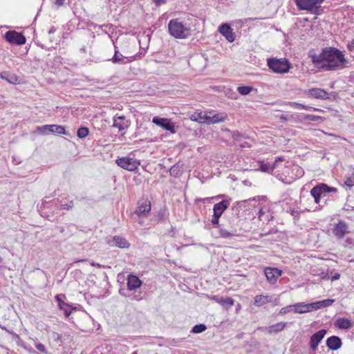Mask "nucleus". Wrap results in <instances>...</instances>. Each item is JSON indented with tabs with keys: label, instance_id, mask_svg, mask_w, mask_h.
Instances as JSON below:
<instances>
[{
	"label": "nucleus",
	"instance_id": "obj_2",
	"mask_svg": "<svg viewBox=\"0 0 354 354\" xmlns=\"http://www.w3.org/2000/svg\"><path fill=\"white\" fill-rule=\"evenodd\" d=\"M169 34L176 39H186L191 36L192 29L190 24L180 19H172L168 24Z\"/></svg>",
	"mask_w": 354,
	"mask_h": 354
},
{
	"label": "nucleus",
	"instance_id": "obj_35",
	"mask_svg": "<svg viewBox=\"0 0 354 354\" xmlns=\"http://www.w3.org/2000/svg\"><path fill=\"white\" fill-rule=\"evenodd\" d=\"M206 328H207V327L205 324H197V325H195L192 328V332L194 333H200L205 331L206 330Z\"/></svg>",
	"mask_w": 354,
	"mask_h": 354
},
{
	"label": "nucleus",
	"instance_id": "obj_52",
	"mask_svg": "<svg viewBox=\"0 0 354 354\" xmlns=\"http://www.w3.org/2000/svg\"><path fill=\"white\" fill-rule=\"evenodd\" d=\"M230 235V234L229 232L223 230V234H222L223 238V237H225V238L229 237Z\"/></svg>",
	"mask_w": 354,
	"mask_h": 354
},
{
	"label": "nucleus",
	"instance_id": "obj_42",
	"mask_svg": "<svg viewBox=\"0 0 354 354\" xmlns=\"http://www.w3.org/2000/svg\"><path fill=\"white\" fill-rule=\"evenodd\" d=\"M56 299H57V302H58V305H59V308H62H62H64V306H66V304L63 301H62V300L59 299V296H58V295H57V296H56Z\"/></svg>",
	"mask_w": 354,
	"mask_h": 354
},
{
	"label": "nucleus",
	"instance_id": "obj_4",
	"mask_svg": "<svg viewBox=\"0 0 354 354\" xmlns=\"http://www.w3.org/2000/svg\"><path fill=\"white\" fill-rule=\"evenodd\" d=\"M268 66L270 69L277 73H286L290 68V64L286 59H268Z\"/></svg>",
	"mask_w": 354,
	"mask_h": 354
},
{
	"label": "nucleus",
	"instance_id": "obj_51",
	"mask_svg": "<svg viewBox=\"0 0 354 354\" xmlns=\"http://www.w3.org/2000/svg\"><path fill=\"white\" fill-rule=\"evenodd\" d=\"M91 265L92 266H95V267H97V268H102V267H103V266H102V265H101V264H100V263H95V262H91Z\"/></svg>",
	"mask_w": 354,
	"mask_h": 354
},
{
	"label": "nucleus",
	"instance_id": "obj_1",
	"mask_svg": "<svg viewBox=\"0 0 354 354\" xmlns=\"http://www.w3.org/2000/svg\"><path fill=\"white\" fill-rule=\"evenodd\" d=\"M313 64L323 71H334L344 68L348 60L343 53L334 47L323 48L319 55H310Z\"/></svg>",
	"mask_w": 354,
	"mask_h": 354
},
{
	"label": "nucleus",
	"instance_id": "obj_58",
	"mask_svg": "<svg viewBox=\"0 0 354 354\" xmlns=\"http://www.w3.org/2000/svg\"><path fill=\"white\" fill-rule=\"evenodd\" d=\"M217 30L218 32L221 33V30H222L221 24L218 26Z\"/></svg>",
	"mask_w": 354,
	"mask_h": 354
},
{
	"label": "nucleus",
	"instance_id": "obj_9",
	"mask_svg": "<svg viewBox=\"0 0 354 354\" xmlns=\"http://www.w3.org/2000/svg\"><path fill=\"white\" fill-rule=\"evenodd\" d=\"M283 160L284 159L283 157L279 156L273 162L268 160L259 161V169L263 172L270 173L274 169L278 168L279 165L281 164Z\"/></svg>",
	"mask_w": 354,
	"mask_h": 354
},
{
	"label": "nucleus",
	"instance_id": "obj_19",
	"mask_svg": "<svg viewBox=\"0 0 354 354\" xmlns=\"http://www.w3.org/2000/svg\"><path fill=\"white\" fill-rule=\"evenodd\" d=\"M142 285V281L140 279L133 274H130L127 279V288L129 290H133L138 288Z\"/></svg>",
	"mask_w": 354,
	"mask_h": 354
},
{
	"label": "nucleus",
	"instance_id": "obj_8",
	"mask_svg": "<svg viewBox=\"0 0 354 354\" xmlns=\"http://www.w3.org/2000/svg\"><path fill=\"white\" fill-rule=\"evenodd\" d=\"M37 131L42 134H49L50 133L55 134H66L65 129L62 125L45 124L37 127Z\"/></svg>",
	"mask_w": 354,
	"mask_h": 354
},
{
	"label": "nucleus",
	"instance_id": "obj_3",
	"mask_svg": "<svg viewBox=\"0 0 354 354\" xmlns=\"http://www.w3.org/2000/svg\"><path fill=\"white\" fill-rule=\"evenodd\" d=\"M336 192L335 187H329L326 184L320 183L310 190V194L314 198L315 202L319 204L322 198L325 197L329 192Z\"/></svg>",
	"mask_w": 354,
	"mask_h": 354
},
{
	"label": "nucleus",
	"instance_id": "obj_30",
	"mask_svg": "<svg viewBox=\"0 0 354 354\" xmlns=\"http://www.w3.org/2000/svg\"><path fill=\"white\" fill-rule=\"evenodd\" d=\"M351 326L350 320L346 318H339L335 322V326L340 329H348Z\"/></svg>",
	"mask_w": 354,
	"mask_h": 354
},
{
	"label": "nucleus",
	"instance_id": "obj_16",
	"mask_svg": "<svg viewBox=\"0 0 354 354\" xmlns=\"http://www.w3.org/2000/svg\"><path fill=\"white\" fill-rule=\"evenodd\" d=\"M293 310L296 313H306L315 310L313 302L310 304H306L304 302H299L292 305Z\"/></svg>",
	"mask_w": 354,
	"mask_h": 354
},
{
	"label": "nucleus",
	"instance_id": "obj_22",
	"mask_svg": "<svg viewBox=\"0 0 354 354\" xmlns=\"http://www.w3.org/2000/svg\"><path fill=\"white\" fill-rule=\"evenodd\" d=\"M233 138L234 140L236 141H241L243 136L240 134L238 131H233L232 132L229 129H223V139H228V138Z\"/></svg>",
	"mask_w": 354,
	"mask_h": 354
},
{
	"label": "nucleus",
	"instance_id": "obj_28",
	"mask_svg": "<svg viewBox=\"0 0 354 354\" xmlns=\"http://www.w3.org/2000/svg\"><path fill=\"white\" fill-rule=\"evenodd\" d=\"M113 127L118 128L119 131H122L127 127V124L124 121V116H117L113 118Z\"/></svg>",
	"mask_w": 354,
	"mask_h": 354
},
{
	"label": "nucleus",
	"instance_id": "obj_53",
	"mask_svg": "<svg viewBox=\"0 0 354 354\" xmlns=\"http://www.w3.org/2000/svg\"><path fill=\"white\" fill-rule=\"evenodd\" d=\"M279 119L281 120L286 121V120H288V117H287V115L282 114L279 116Z\"/></svg>",
	"mask_w": 354,
	"mask_h": 354
},
{
	"label": "nucleus",
	"instance_id": "obj_57",
	"mask_svg": "<svg viewBox=\"0 0 354 354\" xmlns=\"http://www.w3.org/2000/svg\"><path fill=\"white\" fill-rule=\"evenodd\" d=\"M291 214L292 216H297L299 214V212L297 211L292 210Z\"/></svg>",
	"mask_w": 354,
	"mask_h": 354
},
{
	"label": "nucleus",
	"instance_id": "obj_6",
	"mask_svg": "<svg viewBox=\"0 0 354 354\" xmlns=\"http://www.w3.org/2000/svg\"><path fill=\"white\" fill-rule=\"evenodd\" d=\"M115 162L119 167L128 171H134L140 165V160L135 158V156H122Z\"/></svg>",
	"mask_w": 354,
	"mask_h": 354
},
{
	"label": "nucleus",
	"instance_id": "obj_50",
	"mask_svg": "<svg viewBox=\"0 0 354 354\" xmlns=\"http://www.w3.org/2000/svg\"><path fill=\"white\" fill-rule=\"evenodd\" d=\"M65 0H55V4L58 6H61L64 4Z\"/></svg>",
	"mask_w": 354,
	"mask_h": 354
},
{
	"label": "nucleus",
	"instance_id": "obj_41",
	"mask_svg": "<svg viewBox=\"0 0 354 354\" xmlns=\"http://www.w3.org/2000/svg\"><path fill=\"white\" fill-rule=\"evenodd\" d=\"M220 196H214V197H212V198H200V199H198V201H203V202H210L211 201H214V200H216L218 198H219Z\"/></svg>",
	"mask_w": 354,
	"mask_h": 354
},
{
	"label": "nucleus",
	"instance_id": "obj_44",
	"mask_svg": "<svg viewBox=\"0 0 354 354\" xmlns=\"http://www.w3.org/2000/svg\"><path fill=\"white\" fill-rule=\"evenodd\" d=\"M347 48L348 49L349 51L352 52V51H354V39H353L352 41H351L348 44H347Z\"/></svg>",
	"mask_w": 354,
	"mask_h": 354
},
{
	"label": "nucleus",
	"instance_id": "obj_25",
	"mask_svg": "<svg viewBox=\"0 0 354 354\" xmlns=\"http://www.w3.org/2000/svg\"><path fill=\"white\" fill-rule=\"evenodd\" d=\"M335 300L332 299H327L322 301L313 302L314 310H317L325 307L331 306L334 303Z\"/></svg>",
	"mask_w": 354,
	"mask_h": 354
},
{
	"label": "nucleus",
	"instance_id": "obj_49",
	"mask_svg": "<svg viewBox=\"0 0 354 354\" xmlns=\"http://www.w3.org/2000/svg\"><path fill=\"white\" fill-rule=\"evenodd\" d=\"M53 336L55 340H57V341L59 340L61 338L60 335L57 333H53Z\"/></svg>",
	"mask_w": 354,
	"mask_h": 354
},
{
	"label": "nucleus",
	"instance_id": "obj_59",
	"mask_svg": "<svg viewBox=\"0 0 354 354\" xmlns=\"http://www.w3.org/2000/svg\"><path fill=\"white\" fill-rule=\"evenodd\" d=\"M348 207L345 208L346 210L348 211L350 209H353V207H351L350 205L347 206Z\"/></svg>",
	"mask_w": 354,
	"mask_h": 354
},
{
	"label": "nucleus",
	"instance_id": "obj_48",
	"mask_svg": "<svg viewBox=\"0 0 354 354\" xmlns=\"http://www.w3.org/2000/svg\"><path fill=\"white\" fill-rule=\"evenodd\" d=\"M340 277V274L339 273H335L333 276L331 277V281H335L339 279Z\"/></svg>",
	"mask_w": 354,
	"mask_h": 354
},
{
	"label": "nucleus",
	"instance_id": "obj_61",
	"mask_svg": "<svg viewBox=\"0 0 354 354\" xmlns=\"http://www.w3.org/2000/svg\"><path fill=\"white\" fill-rule=\"evenodd\" d=\"M1 328L3 329V330H5L6 332L8 333H10V331L4 326H1Z\"/></svg>",
	"mask_w": 354,
	"mask_h": 354
},
{
	"label": "nucleus",
	"instance_id": "obj_17",
	"mask_svg": "<svg viewBox=\"0 0 354 354\" xmlns=\"http://www.w3.org/2000/svg\"><path fill=\"white\" fill-rule=\"evenodd\" d=\"M232 307H234L233 314L236 315L240 310L241 306L239 302L234 303V300L230 297L223 299V308L230 310H232Z\"/></svg>",
	"mask_w": 354,
	"mask_h": 354
},
{
	"label": "nucleus",
	"instance_id": "obj_10",
	"mask_svg": "<svg viewBox=\"0 0 354 354\" xmlns=\"http://www.w3.org/2000/svg\"><path fill=\"white\" fill-rule=\"evenodd\" d=\"M151 208V202L147 198H142L138 201L134 213L139 217H145Z\"/></svg>",
	"mask_w": 354,
	"mask_h": 354
},
{
	"label": "nucleus",
	"instance_id": "obj_33",
	"mask_svg": "<svg viewBox=\"0 0 354 354\" xmlns=\"http://www.w3.org/2000/svg\"><path fill=\"white\" fill-rule=\"evenodd\" d=\"M252 89H253V88L252 86H239L237 88V90L239 92V93H241V95H243L249 94L252 91Z\"/></svg>",
	"mask_w": 354,
	"mask_h": 354
},
{
	"label": "nucleus",
	"instance_id": "obj_14",
	"mask_svg": "<svg viewBox=\"0 0 354 354\" xmlns=\"http://www.w3.org/2000/svg\"><path fill=\"white\" fill-rule=\"evenodd\" d=\"M304 93L308 95L309 97L319 99V100H328L329 99L328 93L322 88H313L304 91Z\"/></svg>",
	"mask_w": 354,
	"mask_h": 354
},
{
	"label": "nucleus",
	"instance_id": "obj_7",
	"mask_svg": "<svg viewBox=\"0 0 354 354\" xmlns=\"http://www.w3.org/2000/svg\"><path fill=\"white\" fill-rule=\"evenodd\" d=\"M4 38L7 42L14 45H23L26 41V39L22 33L15 30L6 32Z\"/></svg>",
	"mask_w": 354,
	"mask_h": 354
},
{
	"label": "nucleus",
	"instance_id": "obj_15",
	"mask_svg": "<svg viewBox=\"0 0 354 354\" xmlns=\"http://www.w3.org/2000/svg\"><path fill=\"white\" fill-rule=\"evenodd\" d=\"M348 227L346 222L339 221L333 227V233L337 239H342L348 233Z\"/></svg>",
	"mask_w": 354,
	"mask_h": 354
},
{
	"label": "nucleus",
	"instance_id": "obj_24",
	"mask_svg": "<svg viewBox=\"0 0 354 354\" xmlns=\"http://www.w3.org/2000/svg\"><path fill=\"white\" fill-rule=\"evenodd\" d=\"M206 115L205 120L207 124H214L220 122L221 120V118L218 114L214 113V111H209L207 113H204Z\"/></svg>",
	"mask_w": 354,
	"mask_h": 354
},
{
	"label": "nucleus",
	"instance_id": "obj_54",
	"mask_svg": "<svg viewBox=\"0 0 354 354\" xmlns=\"http://www.w3.org/2000/svg\"><path fill=\"white\" fill-rule=\"evenodd\" d=\"M352 243V239L348 238L347 239L346 241H345V246H346L348 244H351Z\"/></svg>",
	"mask_w": 354,
	"mask_h": 354
},
{
	"label": "nucleus",
	"instance_id": "obj_60",
	"mask_svg": "<svg viewBox=\"0 0 354 354\" xmlns=\"http://www.w3.org/2000/svg\"><path fill=\"white\" fill-rule=\"evenodd\" d=\"M87 259H81V260H77L76 261H75V263H77V262H82V261H86Z\"/></svg>",
	"mask_w": 354,
	"mask_h": 354
},
{
	"label": "nucleus",
	"instance_id": "obj_31",
	"mask_svg": "<svg viewBox=\"0 0 354 354\" xmlns=\"http://www.w3.org/2000/svg\"><path fill=\"white\" fill-rule=\"evenodd\" d=\"M206 115L203 112H195L191 115L190 119L192 121L198 122L199 123H206Z\"/></svg>",
	"mask_w": 354,
	"mask_h": 354
},
{
	"label": "nucleus",
	"instance_id": "obj_40",
	"mask_svg": "<svg viewBox=\"0 0 354 354\" xmlns=\"http://www.w3.org/2000/svg\"><path fill=\"white\" fill-rule=\"evenodd\" d=\"M264 214H265V212H263V210L261 208L259 210V213H258V218L260 221H266L267 219H264L263 218V216H264Z\"/></svg>",
	"mask_w": 354,
	"mask_h": 354
},
{
	"label": "nucleus",
	"instance_id": "obj_11",
	"mask_svg": "<svg viewBox=\"0 0 354 354\" xmlns=\"http://www.w3.org/2000/svg\"><path fill=\"white\" fill-rule=\"evenodd\" d=\"M264 274L267 281L270 284H274L277 281L279 277L281 275L282 271L277 268L268 267L264 270Z\"/></svg>",
	"mask_w": 354,
	"mask_h": 354
},
{
	"label": "nucleus",
	"instance_id": "obj_56",
	"mask_svg": "<svg viewBox=\"0 0 354 354\" xmlns=\"http://www.w3.org/2000/svg\"><path fill=\"white\" fill-rule=\"evenodd\" d=\"M176 169V166H173V167L171 168V169H170V172H171V174H173L175 172Z\"/></svg>",
	"mask_w": 354,
	"mask_h": 354
},
{
	"label": "nucleus",
	"instance_id": "obj_21",
	"mask_svg": "<svg viewBox=\"0 0 354 354\" xmlns=\"http://www.w3.org/2000/svg\"><path fill=\"white\" fill-rule=\"evenodd\" d=\"M272 301V297L269 295H259L254 297V305L256 306H262Z\"/></svg>",
	"mask_w": 354,
	"mask_h": 354
},
{
	"label": "nucleus",
	"instance_id": "obj_32",
	"mask_svg": "<svg viewBox=\"0 0 354 354\" xmlns=\"http://www.w3.org/2000/svg\"><path fill=\"white\" fill-rule=\"evenodd\" d=\"M288 104L292 107H293L295 109H305V110L313 109L314 111H322V110H321V109H316V108H313L311 106H306L304 104H299V103H297V102H289Z\"/></svg>",
	"mask_w": 354,
	"mask_h": 354
},
{
	"label": "nucleus",
	"instance_id": "obj_47",
	"mask_svg": "<svg viewBox=\"0 0 354 354\" xmlns=\"http://www.w3.org/2000/svg\"><path fill=\"white\" fill-rule=\"evenodd\" d=\"M8 73L6 72H3L2 73L0 74V78L2 79V80H6L8 82H10V80H8Z\"/></svg>",
	"mask_w": 354,
	"mask_h": 354
},
{
	"label": "nucleus",
	"instance_id": "obj_55",
	"mask_svg": "<svg viewBox=\"0 0 354 354\" xmlns=\"http://www.w3.org/2000/svg\"><path fill=\"white\" fill-rule=\"evenodd\" d=\"M232 210H233L234 212H235L236 214H238V213H239V208H238V207H236V206H234V207H232Z\"/></svg>",
	"mask_w": 354,
	"mask_h": 354
},
{
	"label": "nucleus",
	"instance_id": "obj_63",
	"mask_svg": "<svg viewBox=\"0 0 354 354\" xmlns=\"http://www.w3.org/2000/svg\"><path fill=\"white\" fill-rule=\"evenodd\" d=\"M131 354H138V352L137 351H134Z\"/></svg>",
	"mask_w": 354,
	"mask_h": 354
},
{
	"label": "nucleus",
	"instance_id": "obj_18",
	"mask_svg": "<svg viewBox=\"0 0 354 354\" xmlns=\"http://www.w3.org/2000/svg\"><path fill=\"white\" fill-rule=\"evenodd\" d=\"M342 344V339L337 336H330L326 340V346L332 351L338 350Z\"/></svg>",
	"mask_w": 354,
	"mask_h": 354
},
{
	"label": "nucleus",
	"instance_id": "obj_34",
	"mask_svg": "<svg viewBox=\"0 0 354 354\" xmlns=\"http://www.w3.org/2000/svg\"><path fill=\"white\" fill-rule=\"evenodd\" d=\"M88 132H89V131H88V128L81 127V128L78 129V130L77 131V135L78 138H84L88 136Z\"/></svg>",
	"mask_w": 354,
	"mask_h": 354
},
{
	"label": "nucleus",
	"instance_id": "obj_29",
	"mask_svg": "<svg viewBox=\"0 0 354 354\" xmlns=\"http://www.w3.org/2000/svg\"><path fill=\"white\" fill-rule=\"evenodd\" d=\"M115 245L120 248H128L130 246V244L128 241L123 237L119 236H115L113 239Z\"/></svg>",
	"mask_w": 354,
	"mask_h": 354
},
{
	"label": "nucleus",
	"instance_id": "obj_37",
	"mask_svg": "<svg viewBox=\"0 0 354 354\" xmlns=\"http://www.w3.org/2000/svg\"><path fill=\"white\" fill-rule=\"evenodd\" d=\"M344 184L349 187L354 186V176L346 177L344 181Z\"/></svg>",
	"mask_w": 354,
	"mask_h": 354
},
{
	"label": "nucleus",
	"instance_id": "obj_26",
	"mask_svg": "<svg viewBox=\"0 0 354 354\" xmlns=\"http://www.w3.org/2000/svg\"><path fill=\"white\" fill-rule=\"evenodd\" d=\"M221 216V202L217 203L214 207V217L212 223L214 225L218 224V219Z\"/></svg>",
	"mask_w": 354,
	"mask_h": 354
},
{
	"label": "nucleus",
	"instance_id": "obj_23",
	"mask_svg": "<svg viewBox=\"0 0 354 354\" xmlns=\"http://www.w3.org/2000/svg\"><path fill=\"white\" fill-rule=\"evenodd\" d=\"M128 58L124 55H122L121 53H120L118 48L115 46V53L114 55L111 59V62L114 64H124L127 63Z\"/></svg>",
	"mask_w": 354,
	"mask_h": 354
},
{
	"label": "nucleus",
	"instance_id": "obj_46",
	"mask_svg": "<svg viewBox=\"0 0 354 354\" xmlns=\"http://www.w3.org/2000/svg\"><path fill=\"white\" fill-rule=\"evenodd\" d=\"M156 6H160L166 3V0H152Z\"/></svg>",
	"mask_w": 354,
	"mask_h": 354
},
{
	"label": "nucleus",
	"instance_id": "obj_12",
	"mask_svg": "<svg viewBox=\"0 0 354 354\" xmlns=\"http://www.w3.org/2000/svg\"><path fill=\"white\" fill-rule=\"evenodd\" d=\"M327 331L325 329H322L314 333L310 338L309 346L310 348L313 351H316L317 347L324 339Z\"/></svg>",
	"mask_w": 354,
	"mask_h": 354
},
{
	"label": "nucleus",
	"instance_id": "obj_38",
	"mask_svg": "<svg viewBox=\"0 0 354 354\" xmlns=\"http://www.w3.org/2000/svg\"><path fill=\"white\" fill-rule=\"evenodd\" d=\"M35 347L41 353H44V354L47 353V351H46V346L43 344H41V343H37L35 344Z\"/></svg>",
	"mask_w": 354,
	"mask_h": 354
},
{
	"label": "nucleus",
	"instance_id": "obj_5",
	"mask_svg": "<svg viewBox=\"0 0 354 354\" xmlns=\"http://www.w3.org/2000/svg\"><path fill=\"white\" fill-rule=\"evenodd\" d=\"M324 0H295L300 10H307L313 14H318L317 11Z\"/></svg>",
	"mask_w": 354,
	"mask_h": 354
},
{
	"label": "nucleus",
	"instance_id": "obj_45",
	"mask_svg": "<svg viewBox=\"0 0 354 354\" xmlns=\"http://www.w3.org/2000/svg\"><path fill=\"white\" fill-rule=\"evenodd\" d=\"M229 201L225 199H223V212L228 207Z\"/></svg>",
	"mask_w": 354,
	"mask_h": 354
},
{
	"label": "nucleus",
	"instance_id": "obj_13",
	"mask_svg": "<svg viewBox=\"0 0 354 354\" xmlns=\"http://www.w3.org/2000/svg\"><path fill=\"white\" fill-rule=\"evenodd\" d=\"M153 123L156 124L158 126L162 127L163 129L171 131V133H175V126L173 122H171L170 120L167 118H162L159 117H153L152 120Z\"/></svg>",
	"mask_w": 354,
	"mask_h": 354
},
{
	"label": "nucleus",
	"instance_id": "obj_27",
	"mask_svg": "<svg viewBox=\"0 0 354 354\" xmlns=\"http://www.w3.org/2000/svg\"><path fill=\"white\" fill-rule=\"evenodd\" d=\"M286 322H279L275 324L271 325L268 327V333H278L282 331L284 328L286 326Z\"/></svg>",
	"mask_w": 354,
	"mask_h": 354
},
{
	"label": "nucleus",
	"instance_id": "obj_20",
	"mask_svg": "<svg viewBox=\"0 0 354 354\" xmlns=\"http://www.w3.org/2000/svg\"><path fill=\"white\" fill-rule=\"evenodd\" d=\"M223 36L225 37L229 42H233L235 40V33L233 32L229 24H223Z\"/></svg>",
	"mask_w": 354,
	"mask_h": 354
},
{
	"label": "nucleus",
	"instance_id": "obj_36",
	"mask_svg": "<svg viewBox=\"0 0 354 354\" xmlns=\"http://www.w3.org/2000/svg\"><path fill=\"white\" fill-rule=\"evenodd\" d=\"M304 120L313 121V122H317V121L322 120V117L314 115H306L304 116Z\"/></svg>",
	"mask_w": 354,
	"mask_h": 354
},
{
	"label": "nucleus",
	"instance_id": "obj_43",
	"mask_svg": "<svg viewBox=\"0 0 354 354\" xmlns=\"http://www.w3.org/2000/svg\"><path fill=\"white\" fill-rule=\"evenodd\" d=\"M62 206L63 207L64 209H70L73 207V201H70V203L68 204V203L62 204Z\"/></svg>",
	"mask_w": 354,
	"mask_h": 354
},
{
	"label": "nucleus",
	"instance_id": "obj_64",
	"mask_svg": "<svg viewBox=\"0 0 354 354\" xmlns=\"http://www.w3.org/2000/svg\"><path fill=\"white\" fill-rule=\"evenodd\" d=\"M12 158L13 162L15 161V158L13 156H12Z\"/></svg>",
	"mask_w": 354,
	"mask_h": 354
},
{
	"label": "nucleus",
	"instance_id": "obj_39",
	"mask_svg": "<svg viewBox=\"0 0 354 354\" xmlns=\"http://www.w3.org/2000/svg\"><path fill=\"white\" fill-rule=\"evenodd\" d=\"M291 308H292V305L282 308L279 311V315H285L289 313Z\"/></svg>",
	"mask_w": 354,
	"mask_h": 354
},
{
	"label": "nucleus",
	"instance_id": "obj_62",
	"mask_svg": "<svg viewBox=\"0 0 354 354\" xmlns=\"http://www.w3.org/2000/svg\"><path fill=\"white\" fill-rule=\"evenodd\" d=\"M245 145H247V142H244V144H241V145H240V147H245Z\"/></svg>",
	"mask_w": 354,
	"mask_h": 354
}]
</instances>
